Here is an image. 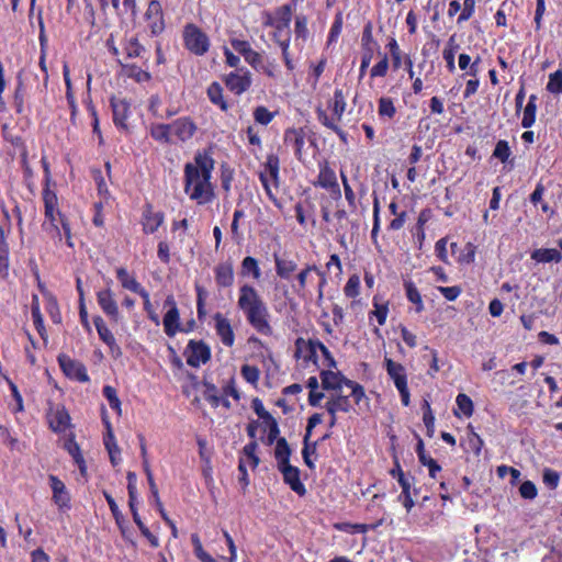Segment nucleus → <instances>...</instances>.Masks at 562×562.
Segmentation results:
<instances>
[{
    "mask_svg": "<svg viewBox=\"0 0 562 562\" xmlns=\"http://www.w3.org/2000/svg\"><path fill=\"white\" fill-rule=\"evenodd\" d=\"M294 34L296 38L306 41L308 37L307 18L303 14L295 16Z\"/></svg>",
    "mask_w": 562,
    "mask_h": 562,
    "instance_id": "62",
    "label": "nucleus"
},
{
    "mask_svg": "<svg viewBox=\"0 0 562 562\" xmlns=\"http://www.w3.org/2000/svg\"><path fill=\"white\" fill-rule=\"evenodd\" d=\"M291 454L292 450L286 439L281 437L274 448L277 468L283 476V482L299 496H304L306 494V487L301 481L300 469L290 463Z\"/></svg>",
    "mask_w": 562,
    "mask_h": 562,
    "instance_id": "4",
    "label": "nucleus"
},
{
    "mask_svg": "<svg viewBox=\"0 0 562 562\" xmlns=\"http://www.w3.org/2000/svg\"><path fill=\"white\" fill-rule=\"evenodd\" d=\"M64 448L72 457L75 463L80 470V473L85 474L87 470L86 461L81 453L80 446L76 441V436L74 432H70L68 438L65 440Z\"/></svg>",
    "mask_w": 562,
    "mask_h": 562,
    "instance_id": "36",
    "label": "nucleus"
},
{
    "mask_svg": "<svg viewBox=\"0 0 562 562\" xmlns=\"http://www.w3.org/2000/svg\"><path fill=\"white\" fill-rule=\"evenodd\" d=\"M117 280L123 289L135 292L142 284L132 276L126 268L119 267L115 270Z\"/></svg>",
    "mask_w": 562,
    "mask_h": 562,
    "instance_id": "44",
    "label": "nucleus"
},
{
    "mask_svg": "<svg viewBox=\"0 0 562 562\" xmlns=\"http://www.w3.org/2000/svg\"><path fill=\"white\" fill-rule=\"evenodd\" d=\"M184 357L188 366L199 368L211 360V348L203 340L190 339L184 350Z\"/></svg>",
    "mask_w": 562,
    "mask_h": 562,
    "instance_id": "14",
    "label": "nucleus"
},
{
    "mask_svg": "<svg viewBox=\"0 0 562 562\" xmlns=\"http://www.w3.org/2000/svg\"><path fill=\"white\" fill-rule=\"evenodd\" d=\"M9 231L0 225V278L9 276L10 268V247L8 243Z\"/></svg>",
    "mask_w": 562,
    "mask_h": 562,
    "instance_id": "31",
    "label": "nucleus"
},
{
    "mask_svg": "<svg viewBox=\"0 0 562 562\" xmlns=\"http://www.w3.org/2000/svg\"><path fill=\"white\" fill-rule=\"evenodd\" d=\"M214 329L218 336L221 342L225 347H233L235 344V333L228 318H226L221 312L213 315Z\"/></svg>",
    "mask_w": 562,
    "mask_h": 562,
    "instance_id": "23",
    "label": "nucleus"
},
{
    "mask_svg": "<svg viewBox=\"0 0 562 562\" xmlns=\"http://www.w3.org/2000/svg\"><path fill=\"white\" fill-rule=\"evenodd\" d=\"M191 542L193 546L194 554L201 562H211L214 558L207 553L202 546L198 533L191 535Z\"/></svg>",
    "mask_w": 562,
    "mask_h": 562,
    "instance_id": "57",
    "label": "nucleus"
},
{
    "mask_svg": "<svg viewBox=\"0 0 562 562\" xmlns=\"http://www.w3.org/2000/svg\"><path fill=\"white\" fill-rule=\"evenodd\" d=\"M284 144L294 149V155L297 160H302L303 147L305 145V133L303 128H286L284 131Z\"/></svg>",
    "mask_w": 562,
    "mask_h": 562,
    "instance_id": "28",
    "label": "nucleus"
},
{
    "mask_svg": "<svg viewBox=\"0 0 562 562\" xmlns=\"http://www.w3.org/2000/svg\"><path fill=\"white\" fill-rule=\"evenodd\" d=\"M492 156L499 160L502 164H510L513 166L514 159H510L512 149L505 139H499L493 150Z\"/></svg>",
    "mask_w": 562,
    "mask_h": 562,
    "instance_id": "50",
    "label": "nucleus"
},
{
    "mask_svg": "<svg viewBox=\"0 0 562 562\" xmlns=\"http://www.w3.org/2000/svg\"><path fill=\"white\" fill-rule=\"evenodd\" d=\"M150 136L160 143L170 144L173 142L171 138L170 123H157L150 126Z\"/></svg>",
    "mask_w": 562,
    "mask_h": 562,
    "instance_id": "46",
    "label": "nucleus"
},
{
    "mask_svg": "<svg viewBox=\"0 0 562 562\" xmlns=\"http://www.w3.org/2000/svg\"><path fill=\"white\" fill-rule=\"evenodd\" d=\"M360 277L352 274L348 278L344 293L349 299H356L360 294Z\"/></svg>",
    "mask_w": 562,
    "mask_h": 562,
    "instance_id": "59",
    "label": "nucleus"
},
{
    "mask_svg": "<svg viewBox=\"0 0 562 562\" xmlns=\"http://www.w3.org/2000/svg\"><path fill=\"white\" fill-rule=\"evenodd\" d=\"M116 63L121 66L122 74L138 83L148 82L151 79L149 71L140 68L136 64L123 63L122 58H117Z\"/></svg>",
    "mask_w": 562,
    "mask_h": 562,
    "instance_id": "32",
    "label": "nucleus"
},
{
    "mask_svg": "<svg viewBox=\"0 0 562 562\" xmlns=\"http://www.w3.org/2000/svg\"><path fill=\"white\" fill-rule=\"evenodd\" d=\"M110 105L113 113V123L119 130L127 131V120L131 115V103L126 99L116 97L110 98Z\"/></svg>",
    "mask_w": 562,
    "mask_h": 562,
    "instance_id": "20",
    "label": "nucleus"
},
{
    "mask_svg": "<svg viewBox=\"0 0 562 562\" xmlns=\"http://www.w3.org/2000/svg\"><path fill=\"white\" fill-rule=\"evenodd\" d=\"M206 95L210 102L216 105L221 111L227 112L229 110V103L224 97L223 87L217 81H213L209 85Z\"/></svg>",
    "mask_w": 562,
    "mask_h": 562,
    "instance_id": "35",
    "label": "nucleus"
},
{
    "mask_svg": "<svg viewBox=\"0 0 562 562\" xmlns=\"http://www.w3.org/2000/svg\"><path fill=\"white\" fill-rule=\"evenodd\" d=\"M44 169L46 171V178H45V187L43 188L42 198L44 203V216L45 222L43 226H45L46 223L49 224L50 232H54L59 240H61V233L60 228L58 226V223L61 221V218H65L66 215L61 213L58 206V196L54 190H50V176H49V169L48 165L44 162Z\"/></svg>",
    "mask_w": 562,
    "mask_h": 562,
    "instance_id": "5",
    "label": "nucleus"
},
{
    "mask_svg": "<svg viewBox=\"0 0 562 562\" xmlns=\"http://www.w3.org/2000/svg\"><path fill=\"white\" fill-rule=\"evenodd\" d=\"M258 178L268 196L274 204L278 203L277 193L281 184L280 159L276 154H268L266 161L260 165Z\"/></svg>",
    "mask_w": 562,
    "mask_h": 562,
    "instance_id": "6",
    "label": "nucleus"
},
{
    "mask_svg": "<svg viewBox=\"0 0 562 562\" xmlns=\"http://www.w3.org/2000/svg\"><path fill=\"white\" fill-rule=\"evenodd\" d=\"M311 272H315L319 277V281L317 284V296L318 300H322L324 296V289L327 285L326 272L314 263L305 265L304 268L296 274L297 292L304 291L306 289L307 277L310 276Z\"/></svg>",
    "mask_w": 562,
    "mask_h": 562,
    "instance_id": "19",
    "label": "nucleus"
},
{
    "mask_svg": "<svg viewBox=\"0 0 562 562\" xmlns=\"http://www.w3.org/2000/svg\"><path fill=\"white\" fill-rule=\"evenodd\" d=\"M57 361L60 370L68 379L81 383L89 382L90 378L87 368L81 361L72 359L66 353L58 355Z\"/></svg>",
    "mask_w": 562,
    "mask_h": 562,
    "instance_id": "15",
    "label": "nucleus"
},
{
    "mask_svg": "<svg viewBox=\"0 0 562 562\" xmlns=\"http://www.w3.org/2000/svg\"><path fill=\"white\" fill-rule=\"evenodd\" d=\"M389 67V57L386 54H383L382 58L371 68L370 77L372 79L385 77L387 75Z\"/></svg>",
    "mask_w": 562,
    "mask_h": 562,
    "instance_id": "61",
    "label": "nucleus"
},
{
    "mask_svg": "<svg viewBox=\"0 0 562 562\" xmlns=\"http://www.w3.org/2000/svg\"><path fill=\"white\" fill-rule=\"evenodd\" d=\"M379 43L373 37L372 22L366 23L361 35V63L359 67V79H362L372 61L374 53L379 49Z\"/></svg>",
    "mask_w": 562,
    "mask_h": 562,
    "instance_id": "10",
    "label": "nucleus"
},
{
    "mask_svg": "<svg viewBox=\"0 0 562 562\" xmlns=\"http://www.w3.org/2000/svg\"><path fill=\"white\" fill-rule=\"evenodd\" d=\"M384 367L396 390L407 386V373L402 363L395 362L393 359L385 357Z\"/></svg>",
    "mask_w": 562,
    "mask_h": 562,
    "instance_id": "25",
    "label": "nucleus"
},
{
    "mask_svg": "<svg viewBox=\"0 0 562 562\" xmlns=\"http://www.w3.org/2000/svg\"><path fill=\"white\" fill-rule=\"evenodd\" d=\"M225 87L235 95L247 92L252 85V74L246 67L237 68L222 77Z\"/></svg>",
    "mask_w": 562,
    "mask_h": 562,
    "instance_id": "11",
    "label": "nucleus"
},
{
    "mask_svg": "<svg viewBox=\"0 0 562 562\" xmlns=\"http://www.w3.org/2000/svg\"><path fill=\"white\" fill-rule=\"evenodd\" d=\"M241 376L250 384L256 385L260 378V370L256 366L244 364L240 369Z\"/></svg>",
    "mask_w": 562,
    "mask_h": 562,
    "instance_id": "63",
    "label": "nucleus"
},
{
    "mask_svg": "<svg viewBox=\"0 0 562 562\" xmlns=\"http://www.w3.org/2000/svg\"><path fill=\"white\" fill-rule=\"evenodd\" d=\"M547 91L554 94H562V70L558 69L549 75V80L546 87Z\"/></svg>",
    "mask_w": 562,
    "mask_h": 562,
    "instance_id": "55",
    "label": "nucleus"
},
{
    "mask_svg": "<svg viewBox=\"0 0 562 562\" xmlns=\"http://www.w3.org/2000/svg\"><path fill=\"white\" fill-rule=\"evenodd\" d=\"M45 417L48 428L55 434H63L72 427L71 417L63 404H55L49 401Z\"/></svg>",
    "mask_w": 562,
    "mask_h": 562,
    "instance_id": "12",
    "label": "nucleus"
},
{
    "mask_svg": "<svg viewBox=\"0 0 562 562\" xmlns=\"http://www.w3.org/2000/svg\"><path fill=\"white\" fill-rule=\"evenodd\" d=\"M273 260L277 276L282 280H290L297 269L296 262L293 259L281 257L278 254H273Z\"/></svg>",
    "mask_w": 562,
    "mask_h": 562,
    "instance_id": "34",
    "label": "nucleus"
},
{
    "mask_svg": "<svg viewBox=\"0 0 562 562\" xmlns=\"http://www.w3.org/2000/svg\"><path fill=\"white\" fill-rule=\"evenodd\" d=\"M456 404H457L458 409H454L453 413L457 417H461L460 413L464 417H468V418L473 415V412H474L473 401L467 394L459 393L456 397Z\"/></svg>",
    "mask_w": 562,
    "mask_h": 562,
    "instance_id": "45",
    "label": "nucleus"
},
{
    "mask_svg": "<svg viewBox=\"0 0 562 562\" xmlns=\"http://www.w3.org/2000/svg\"><path fill=\"white\" fill-rule=\"evenodd\" d=\"M276 19L281 24L280 29H289L292 20V8L290 4H283L276 10Z\"/></svg>",
    "mask_w": 562,
    "mask_h": 562,
    "instance_id": "60",
    "label": "nucleus"
},
{
    "mask_svg": "<svg viewBox=\"0 0 562 562\" xmlns=\"http://www.w3.org/2000/svg\"><path fill=\"white\" fill-rule=\"evenodd\" d=\"M277 113L278 112L270 111L265 105H258L254 109L252 116H254V120L256 123L267 126L268 124H270L273 121Z\"/></svg>",
    "mask_w": 562,
    "mask_h": 562,
    "instance_id": "52",
    "label": "nucleus"
},
{
    "mask_svg": "<svg viewBox=\"0 0 562 562\" xmlns=\"http://www.w3.org/2000/svg\"><path fill=\"white\" fill-rule=\"evenodd\" d=\"M191 542L193 546L194 554L201 562H211L214 558L207 553L202 546L198 533L191 535Z\"/></svg>",
    "mask_w": 562,
    "mask_h": 562,
    "instance_id": "58",
    "label": "nucleus"
},
{
    "mask_svg": "<svg viewBox=\"0 0 562 562\" xmlns=\"http://www.w3.org/2000/svg\"><path fill=\"white\" fill-rule=\"evenodd\" d=\"M214 279L217 288H231L235 280L233 262L227 260L217 263L214 268Z\"/></svg>",
    "mask_w": 562,
    "mask_h": 562,
    "instance_id": "27",
    "label": "nucleus"
},
{
    "mask_svg": "<svg viewBox=\"0 0 562 562\" xmlns=\"http://www.w3.org/2000/svg\"><path fill=\"white\" fill-rule=\"evenodd\" d=\"M348 95V88L336 87L333 97L327 101V109L331 112V115L322 105L315 109L317 121L324 127L333 131L344 144L348 143V134L339 126V123L347 109Z\"/></svg>",
    "mask_w": 562,
    "mask_h": 562,
    "instance_id": "3",
    "label": "nucleus"
},
{
    "mask_svg": "<svg viewBox=\"0 0 562 562\" xmlns=\"http://www.w3.org/2000/svg\"><path fill=\"white\" fill-rule=\"evenodd\" d=\"M531 259L537 262H560L562 260L561 252L555 248H539L531 252Z\"/></svg>",
    "mask_w": 562,
    "mask_h": 562,
    "instance_id": "42",
    "label": "nucleus"
},
{
    "mask_svg": "<svg viewBox=\"0 0 562 562\" xmlns=\"http://www.w3.org/2000/svg\"><path fill=\"white\" fill-rule=\"evenodd\" d=\"M165 222V214L162 212H154L151 203H145L142 213L140 224L143 233L146 235L154 234Z\"/></svg>",
    "mask_w": 562,
    "mask_h": 562,
    "instance_id": "21",
    "label": "nucleus"
},
{
    "mask_svg": "<svg viewBox=\"0 0 562 562\" xmlns=\"http://www.w3.org/2000/svg\"><path fill=\"white\" fill-rule=\"evenodd\" d=\"M150 36H159L166 29L165 14L159 0H150L144 14Z\"/></svg>",
    "mask_w": 562,
    "mask_h": 562,
    "instance_id": "13",
    "label": "nucleus"
},
{
    "mask_svg": "<svg viewBox=\"0 0 562 562\" xmlns=\"http://www.w3.org/2000/svg\"><path fill=\"white\" fill-rule=\"evenodd\" d=\"M378 114L380 119L393 120L396 115L394 101L390 97H381L378 101Z\"/></svg>",
    "mask_w": 562,
    "mask_h": 562,
    "instance_id": "48",
    "label": "nucleus"
},
{
    "mask_svg": "<svg viewBox=\"0 0 562 562\" xmlns=\"http://www.w3.org/2000/svg\"><path fill=\"white\" fill-rule=\"evenodd\" d=\"M469 428L471 431L468 435V447L476 457H479L484 445L483 439L473 430L471 426H469Z\"/></svg>",
    "mask_w": 562,
    "mask_h": 562,
    "instance_id": "64",
    "label": "nucleus"
},
{
    "mask_svg": "<svg viewBox=\"0 0 562 562\" xmlns=\"http://www.w3.org/2000/svg\"><path fill=\"white\" fill-rule=\"evenodd\" d=\"M373 310L369 313V319L372 317L376 318V322L380 326H383L386 323V318L389 315V302L382 301L378 295L373 296L372 300Z\"/></svg>",
    "mask_w": 562,
    "mask_h": 562,
    "instance_id": "40",
    "label": "nucleus"
},
{
    "mask_svg": "<svg viewBox=\"0 0 562 562\" xmlns=\"http://www.w3.org/2000/svg\"><path fill=\"white\" fill-rule=\"evenodd\" d=\"M103 396L108 400L110 407L117 414H122L121 401L117 396L115 387L104 385L102 389Z\"/></svg>",
    "mask_w": 562,
    "mask_h": 562,
    "instance_id": "53",
    "label": "nucleus"
},
{
    "mask_svg": "<svg viewBox=\"0 0 562 562\" xmlns=\"http://www.w3.org/2000/svg\"><path fill=\"white\" fill-rule=\"evenodd\" d=\"M327 413H349L352 408L349 395H344L340 391L335 392L326 402Z\"/></svg>",
    "mask_w": 562,
    "mask_h": 562,
    "instance_id": "33",
    "label": "nucleus"
},
{
    "mask_svg": "<svg viewBox=\"0 0 562 562\" xmlns=\"http://www.w3.org/2000/svg\"><path fill=\"white\" fill-rule=\"evenodd\" d=\"M171 138L173 142L188 143L198 132V125L194 120L189 116H181L170 123Z\"/></svg>",
    "mask_w": 562,
    "mask_h": 562,
    "instance_id": "16",
    "label": "nucleus"
},
{
    "mask_svg": "<svg viewBox=\"0 0 562 562\" xmlns=\"http://www.w3.org/2000/svg\"><path fill=\"white\" fill-rule=\"evenodd\" d=\"M106 47L109 52L117 58L123 57L124 60L134 58H144L147 53L146 47L139 42L137 35H125L120 43V48L115 45L113 36L106 40Z\"/></svg>",
    "mask_w": 562,
    "mask_h": 562,
    "instance_id": "8",
    "label": "nucleus"
},
{
    "mask_svg": "<svg viewBox=\"0 0 562 562\" xmlns=\"http://www.w3.org/2000/svg\"><path fill=\"white\" fill-rule=\"evenodd\" d=\"M184 48L194 56H204L211 48L209 35L196 24L187 23L182 30Z\"/></svg>",
    "mask_w": 562,
    "mask_h": 562,
    "instance_id": "7",
    "label": "nucleus"
},
{
    "mask_svg": "<svg viewBox=\"0 0 562 562\" xmlns=\"http://www.w3.org/2000/svg\"><path fill=\"white\" fill-rule=\"evenodd\" d=\"M398 484L402 492L397 499L405 507L406 512L409 513L415 505L414 496L418 494V488L414 487L415 476L408 474L404 480H400Z\"/></svg>",
    "mask_w": 562,
    "mask_h": 562,
    "instance_id": "24",
    "label": "nucleus"
},
{
    "mask_svg": "<svg viewBox=\"0 0 562 562\" xmlns=\"http://www.w3.org/2000/svg\"><path fill=\"white\" fill-rule=\"evenodd\" d=\"M97 302L102 312L112 321L117 323L120 319L119 305L115 301L111 288H105L97 292Z\"/></svg>",
    "mask_w": 562,
    "mask_h": 562,
    "instance_id": "22",
    "label": "nucleus"
},
{
    "mask_svg": "<svg viewBox=\"0 0 562 562\" xmlns=\"http://www.w3.org/2000/svg\"><path fill=\"white\" fill-rule=\"evenodd\" d=\"M316 344H318V339H308L304 340L303 338H297L295 340V348L296 353L295 356L299 357L300 353L303 355V360L305 362H312L313 364H318V347H316Z\"/></svg>",
    "mask_w": 562,
    "mask_h": 562,
    "instance_id": "29",
    "label": "nucleus"
},
{
    "mask_svg": "<svg viewBox=\"0 0 562 562\" xmlns=\"http://www.w3.org/2000/svg\"><path fill=\"white\" fill-rule=\"evenodd\" d=\"M24 83L19 78L13 93V105L18 114H22L24 112Z\"/></svg>",
    "mask_w": 562,
    "mask_h": 562,
    "instance_id": "56",
    "label": "nucleus"
},
{
    "mask_svg": "<svg viewBox=\"0 0 562 562\" xmlns=\"http://www.w3.org/2000/svg\"><path fill=\"white\" fill-rule=\"evenodd\" d=\"M245 216V212L244 210L241 209H236L234 211V214H233V221H232V224H231V234H232V239L236 243V244H240L241 240L244 239V236H243V233L240 232L239 229V220L243 218Z\"/></svg>",
    "mask_w": 562,
    "mask_h": 562,
    "instance_id": "54",
    "label": "nucleus"
},
{
    "mask_svg": "<svg viewBox=\"0 0 562 562\" xmlns=\"http://www.w3.org/2000/svg\"><path fill=\"white\" fill-rule=\"evenodd\" d=\"M537 102L538 97L536 94H530L522 112L521 126L524 128H530L535 124L538 109Z\"/></svg>",
    "mask_w": 562,
    "mask_h": 562,
    "instance_id": "41",
    "label": "nucleus"
},
{
    "mask_svg": "<svg viewBox=\"0 0 562 562\" xmlns=\"http://www.w3.org/2000/svg\"><path fill=\"white\" fill-rule=\"evenodd\" d=\"M102 422L106 428V434L103 437V443L105 449L108 450L109 454H112V450L120 451L116 442L115 437L112 430V425L106 416L105 408H102Z\"/></svg>",
    "mask_w": 562,
    "mask_h": 562,
    "instance_id": "49",
    "label": "nucleus"
},
{
    "mask_svg": "<svg viewBox=\"0 0 562 562\" xmlns=\"http://www.w3.org/2000/svg\"><path fill=\"white\" fill-rule=\"evenodd\" d=\"M315 188H322L329 192L333 200H340L341 190L337 180L336 171L327 160L318 162V175L313 181Z\"/></svg>",
    "mask_w": 562,
    "mask_h": 562,
    "instance_id": "9",
    "label": "nucleus"
},
{
    "mask_svg": "<svg viewBox=\"0 0 562 562\" xmlns=\"http://www.w3.org/2000/svg\"><path fill=\"white\" fill-rule=\"evenodd\" d=\"M93 324L98 331L99 338L109 347L111 353L120 356L121 348L117 345L114 335L106 326L104 319L100 315H97L93 317Z\"/></svg>",
    "mask_w": 562,
    "mask_h": 562,
    "instance_id": "26",
    "label": "nucleus"
},
{
    "mask_svg": "<svg viewBox=\"0 0 562 562\" xmlns=\"http://www.w3.org/2000/svg\"><path fill=\"white\" fill-rule=\"evenodd\" d=\"M481 57L477 56L473 61L470 55L462 53L459 55L458 65L461 70H465L467 75L477 77L480 72Z\"/></svg>",
    "mask_w": 562,
    "mask_h": 562,
    "instance_id": "43",
    "label": "nucleus"
},
{
    "mask_svg": "<svg viewBox=\"0 0 562 562\" xmlns=\"http://www.w3.org/2000/svg\"><path fill=\"white\" fill-rule=\"evenodd\" d=\"M321 381L324 390L327 391H341L342 386H346V382H348V378H346L340 372H334L331 370H323L321 371Z\"/></svg>",
    "mask_w": 562,
    "mask_h": 562,
    "instance_id": "30",
    "label": "nucleus"
},
{
    "mask_svg": "<svg viewBox=\"0 0 562 562\" xmlns=\"http://www.w3.org/2000/svg\"><path fill=\"white\" fill-rule=\"evenodd\" d=\"M194 290L196 293V315L198 319L200 322H204L206 318V297H207V291L204 289V286L200 285L199 283H195Z\"/></svg>",
    "mask_w": 562,
    "mask_h": 562,
    "instance_id": "51",
    "label": "nucleus"
},
{
    "mask_svg": "<svg viewBox=\"0 0 562 562\" xmlns=\"http://www.w3.org/2000/svg\"><path fill=\"white\" fill-rule=\"evenodd\" d=\"M38 288L45 299V310L49 314L52 321L55 324L61 322V315L59 311V305L56 296L49 292L42 283H38Z\"/></svg>",
    "mask_w": 562,
    "mask_h": 562,
    "instance_id": "37",
    "label": "nucleus"
},
{
    "mask_svg": "<svg viewBox=\"0 0 562 562\" xmlns=\"http://www.w3.org/2000/svg\"><path fill=\"white\" fill-rule=\"evenodd\" d=\"M164 307L168 308L162 318L164 330L168 337H173L178 331L181 330V326L180 313L177 306V302L172 294L166 297L164 302Z\"/></svg>",
    "mask_w": 562,
    "mask_h": 562,
    "instance_id": "17",
    "label": "nucleus"
},
{
    "mask_svg": "<svg viewBox=\"0 0 562 562\" xmlns=\"http://www.w3.org/2000/svg\"><path fill=\"white\" fill-rule=\"evenodd\" d=\"M237 307L258 334L272 336L273 328L270 324L268 306L254 285L245 283L239 286Z\"/></svg>",
    "mask_w": 562,
    "mask_h": 562,
    "instance_id": "2",
    "label": "nucleus"
},
{
    "mask_svg": "<svg viewBox=\"0 0 562 562\" xmlns=\"http://www.w3.org/2000/svg\"><path fill=\"white\" fill-rule=\"evenodd\" d=\"M239 273L244 278L250 277L255 281H259L262 277V272L258 259L251 256H246L240 262Z\"/></svg>",
    "mask_w": 562,
    "mask_h": 562,
    "instance_id": "38",
    "label": "nucleus"
},
{
    "mask_svg": "<svg viewBox=\"0 0 562 562\" xmlns=\"http://www.w3.org/2000/svg\"><path fill=\"white\" fill-rule=\"evenodd\" d=\"M459 48V45L456 43V36L452 35L447 43V46L442 50V57L446 61V67L449 70V72H454L456 70V64H454V56Z\"/></svg>",
    "mask_w": 562,
    "mask_h": 562,
    "instance_id": "47",
    "label": "nucleus"
},
{
    "mask_svg": "<svg viewBox=\"0 0 562 562\" xmlns=\"http://www.w3.org/2000/svg\"><path fill=\"white\" fill-rule=\"evenodd\" d=\"M404 289L406 299L414 304L415 312L417 314L422 313L425 310L423 296L412 280L404 281Z\"/></svg>",
    "mask_w": 562,
    "mask_h": 562,
    "instance_id": "39",
    "label": "nucleus"
},
{
    "mask_svg": "<svg viewBox=\"0 0 562 562\" xmlns=\"http://www.w3.org/2000/svg\"><path fill=\"white\" fill-rule=\"evenodd\" d=\"M215 167L211 148L198 150L193 161L183 167V192L198 205H205L215 199L212 172Z\"/></svg>",
    "mask_w": 562,
    "mask_h": 562,
    "instance_id": "1",
    "label": "nucleus"
},
{
    "mask_svg": "<svg viewBox=\"0 0 562 562\" xmlns=\"http://www.w3.org/2000/svg\"><path fill=\"white\" fill-rule=\"evenodd\" d=\"M49 486L52 488V501L60 512H67L71 508V496L65 483L56 475L48 476Z\"/></svg>",
    "mask_w": 562,
    "mask_h": 562,
    "instance_id": "18",
    "label": "nucleus"
}]
</instances>
